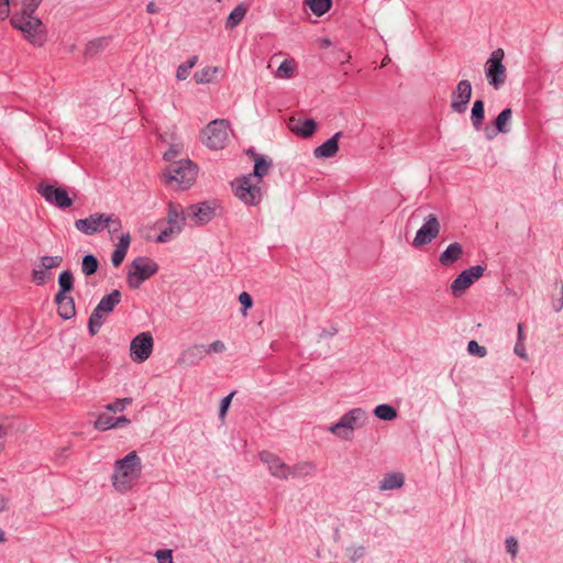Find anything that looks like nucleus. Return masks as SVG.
Returning a JSON list of instances; mask_svg holds the SVG:
<instances>
[{
	"mask_svg": "<svg viewBox=\"0 0 563 563\" xmlns=\"http://www.w3.org/2000/svg\"><path fill=\"white\" fill-rule=\"evenodd\" d=\"M49 277L51 275L43 268L32 271V282L37 286L44 285Z\"/></svg>",
	"mask_w": 563,
	"mask_h": 563,
	"instance_id": "obj_46",
	"label": "nucleus"
},
{
	"mask_svg": "<svg viewBox=\"0 0 563 563\" xmlns=\"http://www.w3.org/2000/svg\"><path fill=\"white\" fill-rule=\"evenodd\" d=\"M467 352L477 357H485L487 355V349L479 345L475 340L468 342Z\"/></svg>",
	"mask_w": 563,
	"mask_h": 563,
	"instance_id": "obj_45",
	"label": "nucleus"
},
{
	"mask_svg": "<svg viewBox=\"0 0 563 563\" xmlns=\"http://www.w3.org/2000/svg\"><path fill=\"white\" fill-rule=\"evenodd\" d=\"M440 233V222L435 214L426 217L423 224L417 231L412 245L420 247L432 242Z\"/></svg>",
	"mask_w": 563,
	"mask_h": 563,
	"instance_id": "obj_11",
	"label": "nucleus"
},
{
	"mask_svg": "<svg viewBox=\"0 0 563 563\" xmlns=\"http://www.w3.org/2000/svg\"><path fill=\"white\" fill-rule=\"evenodd\" d=\"M463 254V247L460 243L454 242L441 253L439 261L444 266H450L455 263Z\"/></svg>",
	"mask_w": 563,
	"mask_h": 563,
	"instance_id": "obj_21",
	"label": "nucleus"
},
{
	"mask_svg": "<svg viewBox=\"0 0 563 563\" xmlns=\"http://www.w3.org/2000/svg\"><path fill=\"white\" fill-rule=\"evenodd\" d=\"M7 435H8L7 428L0 423V453L5 448Z\"/></svg>",
	"mask_w": 563,
	"mask_h": 563,
	"instance_id": "obj_56",
	"label": "nucleus"
},
{
	"mask_svg": "<svg viewBox=\"0 0 563 563\" xmlns=\"http://www.w3.org/2000/svg\"><path fill=\"white\" fill-rule=\"evenodd\" d=\"M305 3L317 16L325 14L332 7V0H305Z\"/></svg>",
	"mask_w": 563,
	"mask_h": 563,
	"instance_id": "obj_32",
	"label": "nucleus"
},
{
	"mask_svg": "<svg viewBox=\"0 0 563 563\" xmlns=\"http://www.w3.org/2000/svg\"><path fill=\"white\" fill-rule=\"evenodd\" d=\"M98 266H99V263H98V260H97V257L95 255L87 254V255H85L82 257V261H81V272L86 276L93 275L98 271Z\"/></svg>",
	"mask_w": 563,
	"mask_h": 563,
	"instance_id": "obj_35",
	"label": "nucleus"
},
{
	"mask_svg": "<svg viewBox=\"0 0 563 563\" xmlns=\"http://www.w3.org/2000/svg\"><path fill=\"white\" fill-rule=\"evenodd\" d=\"M198 167L190 159L170 163L163 173L164 183L176 190L188 189L196 180Z\"/></svg>",
	"mask_w": 563,
	"mask_h": 563,
	"instance_id": "obj_3",
	"label": "nucleus"
},
{
	"mask_svg": "<svg viewBox=\"0 0 563 563\" xmlns=\"http://www.w3.org/2000/svg\"><path fill=\"white\" fill-rule=\"evenodd\" d=\"M366 553V549L364 545H351L346 548V555L351 563H356L361 560Z\"/></svg>",
	"mask_w": 563,
	"mask_h": 563,
	"instance_id": "obj_41",
	"label": "nucleus"
},
{
	"mask_svg": "<svg viewBox=\"0 0 563 563\" xmlns=\"http://www.w3.org/2000/svg\"><path fill=\"white\" fill-rule=\"evenodd\" d=\"M36 190L47 203L62 210H65L73 205V199L64 187H56L51 184L40 183Z\"/></svg>",
	"mask_w": 563,
	"mask_h": 563,
	"instance_id": "obj_9",
	"label": "nucleus"
},
{
	"mask_svg": "<svg viewBox=\"0 0 563 563\" xmlns=\"http://www.w3.org/2000/svg\"><path fill=\"white\" fill-rule=\"evenodd\" d=\"M272 159L264 156H255L253 174L236 178L232 183L235 196L245 205L256 206L262 200V190L258 183L268 174Z\"/></svg>",
	"mask_w": 563,
	"mask_h": 563,
	"instance_id": "obj_1",
	"label": "nucleus"
},
{
	"mask_svg": "<svg viewBox=\"0 0 563 563\" xmlns=\"http://www.w3.org/2000/svg\"><path fill=\"white\" fill-rule=\"evenodd\" d=\"M183 229L180 227L168 225V228L164 229L156 239L158 243H166L170 241L174 236L178 235Z\"/></svg>",
	"mask_w": 563,
	"mask_h": 563,
	"instance_id": "obj_40",
	"label": "nucleus"
},
{
	"mask_svg": "<svg viewBox=\"0 0 563 563\" xmlns=\"http://www.w3.org/2000/svg\"><path fill=\"white\" fill-rule=\"evenodd\" d=\"M59 290L57 294L67 295L74 288V276L71 271L67 269L58 276Z\"/></svg>",
	"mask_w": 563,
	"mask_h": 563,
	"instance_id": "obj_33",
	"label": "nucleus"
},
{
	"mask_svg": "<svg viewBox=\"0 0 563 563\" xmlns=\"http://www.w3.org/2000/svg\"><path fill=\"white\" fill-rule=\"evenodd\" d=\"M11 0H0V21H4L10 16Z\"/></svg>",
	"mask_w": 563,
	"mask_h": 563,
	"instance_id": "obj_52",
	"label": "nucleus"
},
{
	"mask_svg": "<svg viewBox=\"0 0 563 563\" xmlns=\"http://www.w3.org/2000/svg\"><path fill=\"white\" fill-rule=\"evenodd\" d=\"M484 131H485V135H486L487 140H493L497 135V133H498L496 131V129L495 130H490L489 128H486Z\"/></svg>",
	"mask_w": 563,
	"mask_h": 563,
	"instance_id": "obj_62",
	"label": "nucleus"
},
{
	"mask_svg": "<svg viewBox=\"0 0 563 563\" xmlns=\"http://www.w3.org/2000/svg\"><path fill=\"white\" fill-rule=\"evenodd\" d=\"M40 262H41V268H43L44 271L53 269V268L60 266V264L63 263V257L59 255L42 256L40 258Z\"/></svg>",
	"mask_w": 563,
	"mask_h": 563,
	"instance_id": "obj_42",
	"label": "nucleus"
},
{
	"mask_svg": "<svg viewBox=\"0 0 563 563\" xmlns=\"http://www.w3.org/2000/svg\"><path fill=\"white\" fill-rule=\"evenodd\" d=\"M233 396H234V393H231L228 396H225L224 398H222L220 408H219V417L221 419H224Z\"/></svg>",
	"mask_w": 563,
	"mask_h": 563,
	"instance_id": "obj_50",
	"label": "nucleus"
},
{
	"mask_svg": "<svg viewBox=\"0 0 563 563\" xmlns=\"http://www.w3.org/2000/svg\"><path fill=\"white\" fill-rule=\"evenodd\" d=\"M316 472V465L311 462H300L294 466L288 465L287 479L289 477L301 478L313 475Z\"/></svg>",
	"mask_w": 563,
	"mask_h": 563,
	"instance_id": "obj_22",
	"label": "nucleus"
},
{
	"mask_svg": "<svg viewBox=\"0 0 563 563\" xmlns=\"http://www.w3.org/2000/svg\"><path fill=\"white\" fill-rule=\"evenodd\" d=\"M472 97V85L470 80H460L451 93V110L456 113H464Z\"/></svg>",
	"mask_w": 563,
	"mask_h": 563,
	"instance_id": "obj_12",
	"label": "nucleus"
},
{
	"mask_svg": "<svg viewBox=\"0 0 563 563\" xmlns=\"http://www.w3.org/2000/svg\"><path fill=\"white\" fill-rule=\"evenodd\" d=\"M133 401L132 398L130 397H126V398H121V399H117L115 401L111 402V404H108L106 406V409L108 411H111V412H121L123 411L129 405H131Z\"/></svg>",
	"mask_w": 563,
	"mask_h": 563,
	"instance_id": "obj_43",
	"label": "nucleus"
},
{
	"mask_svg": "<svg viewBox=\"0 0 563 563\" xmlns=\"http://www.w3.org/2000/svg\"><path fill=\"white\" fill-rule=\"evenodd\" d=\"M468 277H471L472 282L474 283L476 279L483 276L485 272V267L482 265H475L467 269H465Z\"/></svg>",
	"mask_w": 563,
	"mask_h": 563,
	"instance_id": "obj_48",
	"label": "nucleus"
},
{
	"mask_svg": "<svg viewBox=\"0 0 563 563\" xmlns=\"http://www.w3.org/2000/svg\"><path fill=\"white\" fill-rule=\"evenodd\" d=\"M141 472V459L135 451H132L115 462L112 485L117 490L125 493L132 488Z\"/></svg>",
	"mask_w": 563,
	"mask_h": 563,
	"instance_id": "obj_2",
	"label": "nucleus"
},
{
	"mask_svg": "<svg viewBox=\"0 0 563 563\" xmlns=\"http://www.w3.org/2000/svg\"><path fill=\"white\" fill-rule=\"evenodd\" d=\"M100 328L101 327L98 325L97 323L88 321V331H89L90 335H92V336L96 335L99 332Z\"/></svg>",
	"mask_w": 563,
	"mask_h": 563,
	"instance_id": "obj_60",
	"label": "nucleus"
},
{
	"mask_svg": "<svg viewBox=\"0 0 563 563\" xmlns=\"http://www.w3.org/2000/svg\"><path fill=\"white\" fill-rule=\"evenodd\" d=\"M485 119V103L482 99L475 100L471 110L472 125L476 131L483 126Z\"/></svg>",
	"mask_w": 563,
	"mask_h": 563,
	"instance_id": "obj_27",
	"label": "nucleus"
},
{
	"mask_svg": "<svg viewBox=\"0 0 563 563\" xmlns=\"http://www.w3.org/2000/svg\"><path fill=\"white\" fill-rule=\"evenodd\" d=\"M506 549L512 555L516 556L518 552V542L514 537H509L506 540Z\"/></svg>",
	"mask_w": 563,
	"mask_h": 563,
	"instance_id": "obj_55",
	"label": "nucleus"
},
{
	"mask_svg": "<svg viewBox=\"0 0 563 563\" xmlns=\"http://www.w3.org/2000/svg\"><path fill=\"white\" fill-rule=\"evenodd\" d=\"M260 460L268 466V471L272 476L279 479H287L288 465L282 461L276 454L262 451L260 453Z\"/></svg>",
	"mask_w": 563,
	"mask_h": 563,
	"instance_id": "obj_14",
	"label": "nucleus"
},
{
	"mask_svg": "<svg viewBox=\"0 0 563 563\" xmlns=\"http://www.w3.org/2000/svg\"><path fill=\"white\" fill-rule=\"evenodd\" d=\"M206 356L203 344H195L185 350L178 358L179 364L195 365Z\"/></svg>",
	"mask_w": 563,
	"mask_h": 563,
	"instance_id": "obj_18",
	"label": "nucleus"
},
{
	"mask_svg": "<svg viewBox=\"0 0 563 563\" xmlns=\"http://www.w3.org/2000/svg\"><path fill=\"white\" fill-rule=\"evenodd\" d=\"M405 484V477L401 473H388L379 482L380 490H393L401 488Z\"/></svg>",
	"mask_w": 563,
	"mask_h": 563,
	"instance_id": "obj_25",
	"label": "nucleus"
},
{
	"mask_svg": "<svg viewBox=\"0 0 563 563\" xmlns=\"http://www.w3.org/2000/svg\"><path fill=\"white\" fill-rule=\"evenodd\" d=\"M512 118V110L510 108L504 109L495 119L494 124L498 133L506 134L510 131L509 123Z\"/></svg>",
	"mask_w": 563,
	"mask_h": 563,
	"instance_id": "obj_29",
	"label": "nucleus"
},
{
	"mask_svg": "<svg viewBox=\"0 0 563 563\" xmlns=\"http://www.w3.org/2000/svg\"><path fill=\"white\" fill-rule=\"evenodd\" d=\"M95 428L100 431L115 428V418L107 412H101L95 421Z\"/></svg>",
	"mask_w": 563,
	"mask_h": 563,
	"instance_id": "obj_36",
	"label": "nucleus"
},
{
	"mask_svg": "<svg viewBox=\"0 0 563 563\" xmlns=\"http://www.w3.org/2000/svg\"><path fill=\"white\" fill-rule=\"evenodd\" d=\"M180 153V145L172 144L169 148L164 153V159L170 162Z\"/></svg>",
	"mask_w": 563,
	"mask_h": 563,
	"instance_id": "obj_53",
	"label": "nucleus"
},
{
	"mask_svg": "<svg viewBox=\"0 0 563 563\" xmlns=\"http://www.w3.org/2000/svg\"><path fill=\"white\" fill-rule=\"evenodd\" d=\"M107 221L104 222V229H108L110 234H114L121 230V220L114 214H106Z\"/></svg>",
	"mask_w": 563,
	"mask_h": 563,
	"instance_id": "obj_44",
	"label": "nucleus"
},
{
	"mask_svg": "<svg viewBox=\"0 0 563 563\" xmlns=\"http://www.w3.org/2000/svg\"><path fill=\"white\" fill-rule=\"evenodd\" d=\"M10 24L13 29L22 32L24 38L35 46H43L46 41V27L40 18H27L24 15H12Z\"/></svg>",
	"mask_w": 563,
	"mask_h": 563,
	"instance_id": "obj_5",
	"label": "nucleus"
},
{
	"mask_svg": "<svg viewBox=\"0 0 563 563\" xmlns=\"http://www.w3.org/2000/svg\"><path fill=\"white\" fill-rule=\"evenodd\" d=\"M374 415L382 420L391 421L397 418L398 412L393 406L382 404L375 407Z\"/></svg>",
	"mask_w": 563,
	"mask_h": 563,
	"instance_id": "obj_34",
	"label": "nucleus"
},
{
	"mask_svg": "<svg viewBox=\"0 0 563 563\" xmlns=\"http://www.w3.org/2000/svg\"><path fill=\"white\" fill-rule=\"evenodd\" d=\"M368 413L363 408H353L345 412L336 423L328 427L335 437L349 441L354 437V430L363 428L368 422Z\"/></svg>",
	"mask_w": 563,
	"mask_h": 563,
	"instance_id": "obj_4",
	"label": "nucleus"
},
{
	"mask_svg": "<svg viewBox=\"0 0 563 563\" xmlns=\"http://www.w3.org/2000/svg\"><path fill=\"white\" fill-rule=\"evenodd\" d=\"M158 272V265L150 257L139 256L131 263V269L126 274V283L130 288L137 289L142 283Z\"/></svg>",
	"mask_w": 563,
	"mask_h": 563,
	"instance_id": "obj_6",
	"label": "nucleus"
},
{
	"mask_svg": "<svg viewBox=\"0 0 563 563\" xmlns=\"http://www.w3.org/2000/svg\"><path fill=\"white\" fill-rule=\"evenodd\" d=\"M249 11V4L242 2L238 4L229 14L225 21V29L232 30L236 27L242 20L245 18L246 13Z\"/></svg>",
	"mask_w": 563,
	"mask_h": 563,
	"instance_id": "obj_24",
	"label": "nucleus"
},
{
	"mask_svg": "<svg viewBox=\"0 0 563 563\" xmlns=\"http://www.w3.org/2000/svg\"><path fill=\"white\" fill-rule=\"evenodd\" d=\"M341 131L336 132L331 139L317 146L313 150V155L317 158H330L335 156L339 151V140L342 137Z\"/></svg>",
	"mask_w": 563,
	"mask_h": 563,
	"instance_id": "obj_16",
	"label": "nucleus"
},
{
	"mask_svg": "<svg viewBox=\"0 0 563 563\" xmlns=\"http://www.w3.org/2000/svg\"><path fill=\"white\" fill-rule=\"evenodd\" d=\"M514 351L519 357L527 358L526 347L522 342H517Z\"/></svg>",
	"mask_w": 563,
	"mask_h": 563,
	"instance_id": "obj_57",
	"label": "nucleus"
},
{
	"mask_svg": "<svg viewBox=\"0 0 563 563\" xmlns=\"http://www.w3.org/2000/svg\"><path fill=\"white\" fill-rule=\"evenodd\" d=\"M43 0H23L22 9L20 13H14L13 15H24L27 18H33L34 12L40 7Z\"/></svg>",
	"mask_w": 563,
	"mask_h": 563,
	"instance_id": "obj_39",
	"label": "nucleus"
},
{
	"mask_svg": "<svg viewBox=\"0 0 563 563\" xmlns=\"http://www.w3.org/2000/svg\"><path fill=\"white\" fill-rule=\"evenodd\" d=\"M129 423H130V419H128L125 416L115 418V428H121V427L128 426Z\"/></svg>",
	"mask_w": 563,
	"mask_h": 563,
	"instance_id": "obj_58",
	"label": "nucleus"
},
{
	"mask_svg": "<svg viewBox=\"0 0 563 563\" xmlns=\"http://www.w3.org/2000/svg\"><path fill=\"white\" fill-rule=\"evenodd\" d=\"M505 53L501 48L495 49L485 64V75L488 84L498 90L506 81V67L503 64Z\"/></svg>",
	"mask_w": 563,
	"mask_h": 563,
	"instance_id": "obj_8",
	"label": "nucleus"
},
{
	"mask_svg": "<svg viewBox=\"0 0 563 563\" xmlns=\"http://www.w3.org/2000/svg\"><path fill=\"white\" fill-rule=\"evenodd\" d=\"M216 216V210L209 202L191 205L187 208V218L192 220L196 225L209 222Z\"/></svg>",
	"mask_w": 563,
	"mask_h": 563,
	"instance_id": "obj_15",
	"label": "nucleus"
},
{
	"mask_svg": "<svg viewBox=\"0 0 563 563\" xmlns=\"http://www.w3.org/2000/svg\"><path fill=\"white\" fill-rule=\"evenodd\" d=\"M89 321L97 323L102 327L104 322V313H102L97 307L93 309L92 313L89 317Z\"/></svg>",
	"mask_w": 563,
	"mask_h": 563,
	"instance_id": "obj_54",
	"label": "nucleus"
},
{
	"mask_svg": "<svg viewBox=\"0 0 563 563\" xmlns=\"http://www.w3.org/2000/svg\"><path fill=\"white\" fill-rule=\"evenodd\" d=\"M317 129V123L313 119H307L302 122L298 121L290 125V130L298 136L303 139L310 137Z\"/></svg>",
	"mask_w": 563,
	"mask_h": 563,
	"instance_id": "obj_26",
	"label": "nucleus"
},
{
	"mask_svg": "<svg viewBox=\"0 0 563 563\" xmlns=\"http://www.w3.org/2000/svg\"><path fill=\"white\" fill-rule=\"evenodd\" d=\"M472 284L471 277L463 271L451 284L452 294L460 297Z\"/></svg>",
	"mask_w": 563,
	"mask_h": 563,
	"instance_id": "obj_28",
	"label": "nucleus"
},
{
	"mask_svg": "<svg viewBox=\"0 0 563 563\" xmlns=\"http://www.w3.org/2000/svg\"><path fill=\"white\" fill-rule=\"evenodd\" d=\"M230 122L225 119L212 120L202 131V143L210 150L224 147L229 135Z\"/></svg>",
	"mask_w": 563,
	"mask_h": 563,
	"instance_id": "obj_7",
	"label": "nucleus"
},
{
	"mask_svg": "<svg viewBox=\"0 0 563 563\" xmlns=\"http://www.w3.org/2000/svg\"><path fill=\"white\" fill-rule=\"evenodd\" d=\"M338 333V328L331 327L329 330L323 329L320 333V338L333 336Z\"/></svg>",
	"mask_w": 563,
	"mask_h": 563,
	"instance_id": "obj_59",
	"label": "nucleus"
},
{
	"mask_svg": "<svg viewBox=\"0 0 563 563\" xmlns=\"http://www.w3.org/2000/svg\"><path fill=\"white\" fill-rule=\"evenodd\" d=\"M109 43L108 37H98L92 41H90L85 48V56L86 57H93L101 51H103Z\"/></svg>",
	"mask_w": 563,
	"mask_h": 563,
	"instance_id": "obj_31",
	"label": "nucleus"
},
{
	"mask_svg": "<svg viewBox=\"0 0 563 563\" xmlns=\"http://www.w3.org/2000/svg\"><path fill=\"white\" fill-rule=\"evenodd\" d=\"M561 298L558 301V305L554 306L555 311H560L563 308V286H561Z\"/></svg>",
	"mask_w": 563,
	"mask_h": 563,
	"instance_id": "obj_63",
	"label": "nucleus"
},
{
	"mask_svg": "<svg viewBox=\"0 0 563 563\" xmlns=\"http://www.w3.org/2000/svg\"><path fill=\"white\" fill-rule=\"evenodd\" d=\"M239 301L243 307L242 313L245 316L247 309H250L253 305V299L249 292L243 291L239 296Z\"/></svg>",
	"mask_w": 563,
	"mask_h": 563,
	"instance_id": "obj_49",
	"label": "nucleus"
},
{
	"mask_svg": "<svg viewBox=\"0 0 563 563\" xmlns=\"http://www.w3.org/2000/svg\"><path fill=\"white\" fill-rule=\"evenodd\" d=\"M198 56L190 57L187 62L180 64L176 70V78L178 80H185L188 78L191 68L197 64Z\"/></svg>",
	"mask_w": 563,
	"mask_h": 563,
	"instance_id": "obj_37",
	"label": "nucleus"
},
{
	"mask_svg": "<svg viewBox=\"0 0 563 563\" xmlns=\"http://www.w3.org/2000/svg\"><path fill=\"white\" fill-rule=\"evenodd\" d=\"M155 556H156L158 563H174L172 550H168V549L157 550L155 552Z\"/></svg>",
	"mask_w": 563,
	"mask_h": 563,
	"instance_id": "obj_47",
	"label": "nucleus"
},
{
	"mask_svg": "<svg viewBox=\"0 0 563 563\" xmlns=\"http://www.w3.org/2000/svg\"><path fill=\"white\" fill-rule=\"evenodd\" d=\"M154 340L150 332H141L134 336L130 344V356L135 363L145 362L152 354Z\"/></svg>",
	"mask_w": 563,
	"mask_h": 563,
	"instance_id": "obj_10",
	"label": "nucleus"
},
{
	"mask_svg": "<svg viewBox=\"0 0 563 563\" xmlns=\"http://www.w3.org/2000/svg\"><path fill=\"white\" fill-rule=\"evenodd\" d=\"M146 12L151 13V14L157 13L158 12V8L156 7V4L153 1H151L146 5Z\"/></svg>",
	"mask_w": 563,
	"mask_h": 563,
	"instance_id": "obj_61",
	"label": "nucleus"
},
{
	"mask_svg": "<svg viewBox=\"0 0 563 563\" xmlns=\"http://www.w3.org/2000/svg\"><path fill=\"white\" fill-rule=\"evenodd\" d=\"M54 301L57 305V313L64 320H69L76 314L75 300L71 296L56 294Z\"/></svg>",
	"mask_w": 563,
	"mask_h": 563,
	"instance_id": "obj_17",
	"label": "nucleus"
},
{
	"mask_svg": "<svg viewBox=\"0 0 563 563\" xmlns=\"http://www.w3.org/2000/svg\"><path fill=\"white\" fill-rule=\"evenodd\" d=\"M295 73V62L292 59H285L276 70V77L289 79Z\"/></svg>",
	"mask_w": 563,
	"mask_h": 563,
	"instance_id": "obj_38",
	"label": "nucleus"
},
{
	"mask_svg": "<svg viewBox=\"0 0 563 563\" xmlns=\"http://www.w3.org/2000/svg\"><path fill=\"white\" fill-rule=\"evenodd\" d=\"M205 350H206V355L210 354L211 352L221 353L225 350V345L222 341L217 340L208 346L205 345Z\"/></svg>",
	"mask_w": 563,
	"mask_h": 563,
	"instance_id": "obj_51",
	"label": "nucleus"
},
{
	"mask_svg": "<svg viewBox=\"0 0 563 563\" xmlns=\"http://www.w3.org/2000/svg\"><path fill=\"white\" fill-rule=\"evenodd\" d=\"M130 243H131L130 233H124L120 236L119 243L117 244L115 250L113 251V253L111 255V262H112L113 266L118 267L122 264V262L126 255L128 249L130 246Z\"/></svg>",
	"mask_w": 563,
	"mask_h": 563,
	"instance_id": "obj_20",
	"label": "nucleus"
},
{
	"mask_svg": "<svg viewBox=\"0 0 563 563\" xmlns=\"http://www.w3.org/2000/svg\"><path fill=\"white\" fill-rule=\"evenodd\" d=\"M220 68L216 66H207L194 74L197 84H209L214 80V76L220 73Z\"/></svg>",
	"mask_w": 563,
	"mask_h": 563,
	"instance_id": "obj_30",
	"label": "nucleus"
},
{
	"mask_svg": "<svg viewBox=\"0 0 563 563\" xmlns=\"http://www.w3.org/2000/svg\"><path fill=\"white\" fill-rule=\"evenodd\" d=\"M517 330H518V341L517 342H522V340H523V329H522V324L521 323H518Z\"/></svg>",
	"mask_w": 563,
	"mask_h": 563,
	"instance_id": "obj_64",
	"label": "nucleus"
},
{
	"mask_svg": "<svg viewBox=\"0 0 563 563\" xmlns=\"http://www.w3.org/2000/svg\"><path fill=\"white\" fill-rule=\"evenodd\" d=\"M167 223L168 225L174 227H183L185 225V221L187 218V212L185 213L183 207L178 203L169 202L167 208Z\"/></svg>",
	"mask_w": 563,
	"mask_h": 563,
	"instance_id": "obj_19",
	"label": "nucleus"
},
{
	"mask_svg": "<svg viewBox=\"0 0 563 563\" xmlns=\"http://www.w3.org/2000/svg\"><path fill=\"white\" fill-rule=\"evenodd\" d=\"M121 297L120 290L114 289L109 295L103 296L96 307L104 314L110 313L119 305Z\"/></svg>",
	"mask_w": 563,
	"mask_h": 563,
	"instance_id": "obj_23",
	"label": "nucleus"
},
{
	"mask_svg": "<svg viewBox=\"0 0 563 563\" xmlns=\"http://www.w3.org/2000/svg\"><path fill=\"white\" fill-rule=\"evenodd\" d=\"M106 221V213L96 212L88 218L76 220L75 228L84 234L92 235L104 229Z\"/></svg>",
	"mask_w": 563,
	"mask_h": 563,
	"instance_id": "obj_13",
	"label": "nucleus"
}]
</instances>
